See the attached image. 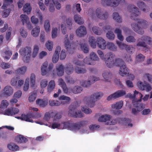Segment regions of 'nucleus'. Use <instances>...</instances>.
I'll return each instance as SVG.
<instances>
[{"label":"nucleus","instance_id":"1","mask_svg":"<svg viewBox=\"0 0 152 152\" xmlns=\"http://www.w3.org/2000/svg\"><path fill=\"white\" fill-rule=\"evenodd\" d=\"M128 9L131 12L130 18L134 20L137 23H132L131 26L132 28L136 32L140 34L144 33V31L142 28H146L147 26V21L143 20L138 19L137 17L140 14L139 9L134 5H129Z\"/></svg>","mask_w":152,"mask_h":152},{"label":"nucleus","instance_id":"2","mask_svg":"<svg viewBox=\"0 0 152 152\" xmlns=\"http://www.w3.org/2000/svg\"><path fill=\"white\" fill-rule=\"evenodd\" d=\"M103 96V94L101 92H96L91 95L90 97H86L84 99L86 104L89 107H93L95 105L96 100L99 99Z\"/></svg>","mask_w":152,"mask_h":152},{"label":"nucleus","instance_id":"3","mask_svg":"<svg viewBox=\"0 0 152 152\" xmlns=\"http://www.w3.org/2000/svg\"><path fill=\"white\" fill-rule=\"evenodd\" d=\"M87 123V122L86 121H81L77 124L70 123L68 122H64L63 123V128L72 130H78L81 127L85 126Z\"/></svg>","mask_w":152,"mask_h":152},{"label":"nucleus","instance_id":"4","mask_svg":"<svg viewBox=\"0 0 152 152\" xmlns=\"http://www.w3.org/2000/svg\"><path fill=\"white\" fill-rule=\"evenodd\" d=\"M31 50V48L28 46L22 48L20 50V53L23 57V60L24 62L26 63L29 62L30 58Z\"/></svg>","mask_w":152,"mask_h":152},{"label":"nucleus","instance_id":"5","mask_svg":"<svg viewBox=\"0 0 152 152\" xmlns=\"http://www.w3.org/2000/svg\"><path fill=\"white\" fill-rule=\"evenodd\" d=\"M114 55L111 52L107 53L105 55L104 58L106 66L108 68H111L114 66Z\"/></svg>","mask_w":152,"mask_h":152},{"label":"nucleus","instance_id":"6","mask_svg":"<svg viewBox=\"0 0 152 152\" xmlns=\"http://www.w3.org/2000/svg\"><path fill=\"white\" fill-rule=\"evenodd\" d=\"M69 110L68 115H69L74 118H81L83 116V114L80 110H77L75 106L70 107Z\"/></svg>","mask_w":152,"mask_h":152},{"label":"nucleus","instance_id":"7","mask_svg":"<svg viewBox=\"0 0 152 152\" xmlns=\"http://www.w3.org/2000/svg\"><path fill=\"white\" fill-rule=\"evenodd\" d=\"M142 41L139 42L136 45L137 46H141L145 48H147V44H150L151 43V41L150 37L147 36H143L140 39H139Z\"/></svg>","mask_w":152,"mask_h":152},{"label":"nucleus","instance_id":"8","mask_svg":"<svg viewBox=\"0 0 152 152\" xmlns=\"http://www.w3.org/2000/svg\"><path fill=\"white\" fill-rule=\"evenodd\" d=\"M89 79L87 81H81L80 83L81 85L83 87H88L95 82L99 80V77H96L95 76H90Z\"/></svg>","mask_w":152,"mask_h":152},{"label":"nucleus","instance_id":"9","mask_svg":"<svg viewBox=\"0 0 152 152\" xmlns=\"http://www.w3.org/2000/svg\"><path fill=\"white\" fill-rule=\"evenodd\" d=\"M126 94V92L125 91L123 90H119L111 94L107 98V99L110 101L112 99H115L123 96Z\"/></svg>","mask_w":152,"mask_h":152},{"label":"nucleus","instance_id":"10","mask_svg":"<svg viewBox=\"0 0 152 152\" xmlns=\"http://www.w3.org/2000/svg\"><path fill=\"white\" fill-rule=\"evenodd\" d=\"M48 65V63L47 61L44 62L41 67V73L42 75H46L47 72L51 71L53 69V65L52 64H50L47 70V66Z\"/></svg>","mask_w":152,"mask_h":152},{"label":"nucleus","instance_id":"11","mask_svg":"<svg viewBox=\"0 0 152 152\" xmlns=\"http://www.w3.org/2000/svg\"><path fill=\"white\" fill-rule=\"evenodd\" d=\"M96 14L97 17L100 19L106 20L108 17V14L107 12H103L99 8L96 9Z\"/></svg>","mask_w":152,"mask_h":152},{"label":"nucleus","instance_id":"12","mask_svg":"<svg viewBox=\"0 0 152 152\" xmlns=\"http://www.w3.org/2000/svg\"><path fill=\"white\" fill-rule=\"evenodd\" d=\"M137 85L139 88L142 90H145L148 92L151 91L152 89L150 84L146 83H143L141 81L138 82Z\"/></svg>","mask_w":152,"mask_h":152},{"label":"nucleus","instance_id":"13","mask_svg":"<svg viewBox=\"0 0 152 152\" xmlns=\"http://www.w3.org/2000/svg\"><path fill=\"white\" fill-rule=\"evenodd\" d=\"M33 115L32 113H28L26 115L22 114L21 117H16L15 118L18 119H20L23 121L30 122H33L32 118L33 117Z\"/></svg>","mask_w":152,"mask_h":152},{"label":"nucleus","instance_id":"14","mask_svg":"<svg viewBox=\"0 0 152 152\" xmlns=\"http://www.w3.org/2000/svg\"><path fill=\"white\" fill-rule=\"evenodd\" d=\"M19 111V110L16 108L11 107L5 110L4 114L8 116H12L18 114Z\"/></svg>","mask_w":152,"mask_h":152},{"label":"nucleus","instance_id":"15","mask_svg":"<svg viewBox=\"0 0 152 152\" xmlns=\"http://www.w3.org/2000/svg\"><path fill=\"white\" fill-rule=\"evenodd\" d=\"M20 17L23 25L26 23L27 24L28 28L29 29H31L32 27L30 24L29 19L28 16L26 15L22 14L20 15Z\"/></svg>","mask_w":152,"mask_h":152},{"label":"nucleus","instance_id":"16","mask_svg":"<svg viewBox=\"0 0 152 152\" xmlns=\"http://www.w3.org/2000/svg\"><path fill=\"white\" fill-rule=\"evenodd\" d=\"M48 99L46 98L43 99H37L36 101V104L40 107L44 108L48 104Z\"/></svg>","mask_w":152,"mask_h":152},{"label":"nucleus","instance_id":"17","mask_svg":"<svg viewBox=\"0 0 152 152\" xmlns=\"http://www.w3.org/2000/svg\"><path fill=\"white\" fill-rule=\"evenodd\" d=\"M96 42L99 48L103 50L105 49L106 47V42L103 38L101 37L97 38Z\"/></svg>","mask_w":152,"mask_h":152},{"label":"nucleus","instance_id":"18","mask_svg":"<svg viewBox=\"0 0 152 152\" xmlns=\"http://www.w3.org/2000/svg\"><path fill=\"white\" fill-rule=\"evenodd\" d=\"M76 32L77 35L80 37L86 35L87 33L86 28L83 26H80L76 30Z\"/></svg>","mask_w":152,"mask_h":152},{"label":"nucleus","instance_id":"19","mask_svg":"<svg viewBox=\"0 0 152 152\" xmlns=\"http://www.w3.org/2000/svg\"><path fill=\"white\" fill-rule=\"evenodd\" d=\"M119 73L122 76L129 73V69L126 66L125 64L120 66Z\"/></svg>","mask_w":152,"mask_h":152},{"label":"nucleus","instance_id":"20","mask_svg":"<svg viewBox=\"0 0 152 152\" xmlns=\"http://www.w3.org/2000/svg\"><path fill=\"white\" fill-rule=\"evenodd\" d=\"M57 74L59 76L63 75L64 73V67L62 64H57L56 66Z\"/></svg>","mask_w":152,"mask_h":152},{"label":"nucleus","instance_id":"21","mask_svg":"<svg viewBox=\"0 0 152 152\" xmlns=\"http://www.w3.org/2000/svg\"><path fill=\"white\" fill-rule=\"evenodd\" d=\"M4 94L6 96H9L11 95L13 93V89L10 86H7L3 89Z\"/></svg>","mask_w":152,"mask_h":152},{"label":"nucleus","instance_id":"22","mask_svg":"<svg viewBox=\"0 0 152 152\" xmlns=\"http://www.w3.org/2000/svg\"><path fill=\"white\" fill-rule=\"evenodd\" d=\"M125 3L124 0H112L110 1V4L108 6L116 7L118 6L119 4H123Z\"/></svg>","mask_w":152,"mask_h":152},{"label":"nucleus","instance_id":"23","mask_svg":"<svg viewBox=\"0 0 152 152\" xmlns=\"http://www.w3.org/2000/svg\"><path fill=\"white\" fill-rule=\"evenodd\" d=\"M58 84L62 88L63 91L65 93L68 92V89L66 87V84L62 78H60L58 81Z\"/></svg>","mask_w":152,"mask_h":152},{"label":"nucleus","instance_id":"24","mask_svg":"<svg viewBox=\"0 0 152 152\" xmlns=\"http://www.w3.org/2000/svg\"><path fill=\"white\" fill-rule=\"evenodd\" d=\"M64 45L66 48L67 51L69 53H71L70 50L72 49L71 48V45L68 38V35L67 34L65 35V38L64 40Z\"/></svg>","mask_w":152,"mask_h":152},{"label":"nucleus","instance_id":"25","mask_svg":"<svg viewBox=\"0 0 152 152\" xmlns=\"http://www.w3.org/2000/svg\"><path fill=\"white\" fill-rule=\"evenodd\" d=\"M16 141L18 143H25L28 140L22 135L17 136L15 138Z\"/></svg>","mask_w":152,"mask_h":152},{"label":"nucleus","instance_id":"26","mask_svg":"<svg viewBox=\"0 0 152 152\" xmlns=\"http://www.w3.org/2000/svg\"><path fill=\"white\" fill-rule=\"evenodd\" d=\"M111 117L112 116L110 115H103L99 118L98 121L99 122H106V121H110Z\"/></svg>","mask_w":152,"mask_h":152},{"label":"nucleus","instance_id":"27","mask_svg":"<svg viewBox=\"0 0 152 152\" xmlns=\"http://www.w3.org/2000/svg\"><path fill=\"white\" fill-rule=\"evenodd\" d=\"M64 69L65 72L68 75L72 73L73 71V66L70 63L67 64Z\"/></svg>","mask_w":152,"mask_h":152},{"label":"nucleus","instance_id":"28","mask_svg":"<svg viewBox=\"0 0 152 152\" xmlns=\"http://www.w3.org/2000/svg\"><path fill=\"white\" fill-rule=\"evenodd\" d=\"M23 10L24 12H26L28 14H29L31 10V7L29 3H26L24 6Z\"/></svg>","mask_w":152,"mask_h":152},{"label":"nucleus","instance_id":"29","mask_svg":"<svg viewBox=\"0 0 152 152\" xmlns=\"http://www.w3.org/2000/svg\"><path fill=\"white\" fill-rule=\"evenodd\" d=\"M123 105V102L120 101L116 102V103L114 104H113L112 105V107L113 109L119 110L121 109Z\"/></svg>","mask_w":152,"mask_h":152},{"label":"nucleus","instance_id":"30","mask_svg":"<svg viewBox=\"0 0 152 152\" xmlns=\"http://www.w3.org/2000/svg\"><path fill=\"white\" fill-rule=\"evenodd\" d=\"M74 19L75 22L79 24H82L84 23L83 18H81L80 15H76L74 16Z\"/></svg>","mask_w":152,"mask_h":152},{"label":"nucleus","instance_id":"31","mask_svg":"<svg viewBox=\"0 0 152 152\" xmlns=\"http://www.w3.org/2000/svg\"><path fill=\"white\" fill-rule=\"evenodd\" d=\"M137 6L144 12H145L146 9H147V7L143 1H139L137 3Z\"/></svg>","mask_w":152,"mask_h":152},{"label":"nucleus","instance_id":"32","mask_svg":"<svg viewBox=\"0 0 152 152\" xmlns=\"http://www.w3.org/2000/svg\"><path fill=\"white\" fill-rule=\"evenodd\" d=\"M59 99L61 100L64 101H62V104H64L68 103L71 100V99L69 97L63 95L59 97Z\"/></svg>","mask_w":152,"mask_h":152},{"label":"nucleus","instance_id":"33","mask_svg":"<svg viewBox=\"0 0 152 152\" xmlns=\"http://www.w3.org/2000/svg\"><path fill=\"white\" fill-rule=\"evenodd\" d=\"M40 27L39 26H37L31 31L32 35L34 37H36L39 35L40 32Z\"/></svg>","mask_w":152,"mask_h":152},{"label":"nucleus","instance_id":"34","mask_svg":"<svg viewBox=\"0 0 152 152\" xmlns=\"http://www.w3.org/2000/svg\"><path fill=\"white\" fill-rule=\"evenodd\" d=\"M104 78L107 81H110L112 77V74L109 72H104L102 74Z\"/></svg>","mask_w":152,"mask_h":152},{"label":"nucleus","instance_id":"35","mask_svg":"<svg viewBox=\"0 0 152 152\" xmlns=\"http://www.w3.org/2000/svg\"><path fill=\"white\" fill-rule=\"evenodd\" d=\"M89 42L91 46L93 48H95L96 45V42L93 36L89 37Z\"/></svg>","mask_w":152,"mask_h":152},{"label":"nucleus","instance_id":"36","mask_svg":"<svg viewBox=\"0 0 152 152\" xmlns=\"http://www.w3.org/2000/svg\"><path fill=\"white\" fill-rule=\"evenodd\" d=\"M115 32L117 34L118 38L120 41H123L124 38L121 34V31L118 28H116L115 31Z\"/></svg>","mask_w":152,"mask_h":152},{"label":"nucleus","instance_id":"37","mask_svg":"<svg viewBox=\"0 0 152 152\" xmlns=\"http://www.w3.org/2000/svg\"><path fill=\"white\" fill-rule=\"evenodd\" d=\"M55 86V82L54 80H51L49 83L48 87V92H50L52 91Z\"/></svg>","mask_w":152,"mask_h":152},{"label":"nucleus","instance_id":"38","mask_svg":"<svg viewBox=\"0 0 152 152\" xmlns=\"http://www.w3.org/2000/svg\"><path fill=\"white\" fill-rule=\"evenodd\" d=\"M107 48L112 51H115L117 50V47L114 44L111 42H107L106 44Z\"/></svg>","mask_w":152,"mask_h":152},{"label":"nucleus","instance_id":"39","mask_svg":"<svg viewBox=\"0 0 152 152\" xmlns=\"http://www.w3.org/2000/svg\"><path fill=\"white\" fill-rule=\"evenodd\" d=\"M53 112H46L45 114L44 119L47 121H49L51 118H53Z\"/></svg>","mask_w":152,"mask_h":152},{"label":"nucleus","instance_id":"40","mask_svg":"<svg viewBox=\"0 0 152 152\" xmlns=\"http://www.w3.org/2000/svg\"><path fill=\"white\" fill-rule=\"evenodd\" d=\"M35 75L34 74H32L30 77V83L31 86L32 88L34 89L35 86Z\"/></svg>","mask_w":152,"mask_h":152},{"label":"nucleus","instance_id":"41","mask_svg":"<svg viewBox=\"0 0 152 152\" xmlns=\"http://www.w3.org/2000/svg\"><path fill=\"white\" fill-rule=\"evenodd\" d=\"M115 63L114 66H121L125 64V63L120 58H117L115 60Z\"/></svg>","mask_w":152,"mask_h":152},{"label":"nucleus","instance_id":"42","mask_svg":"<svg viewBox=\"0 0 152 152\" xmlns=\"http://www.w3.org/2000/svg\"><path fill=\"white\" fill-rule=\"evenodd\" d=\"M7 147L9 149L12 151H15L19 149L18 146L13 144H9L7 145Z\"/></svg>","mask_w":152,"mask_h":152},{"label":"nucleus","instance_id":"43","mask_svg":"<svg viewBox=\"0 0 152 152\" xmlns=\"http://www.w3.org/2000/svg\"><path fill=\"white\" fill-rule=\"evenodd\" d=\"M13 8H12L10 6H8V7L6 8L3 11V16L4 17L6 18L8 16L10 13V11L11 10H13Z\"/></svg>","mask_w":152,"mask_h":152},{"label":"nucleus","instance_id":"44","mask_svg":"<svg viewBox=\"0 0 152 152\" xmlns=\"http://www.w3.org/2000/svg\"><path fill=\"white\" fill-rule=\"evenodd\" d=\"M53 117L54 118L53 122L56 121H59V119L61 117V115L60 113H58L55 111L53 112Z\"/></svg>","mask_w":152,"mask_h":152},{"label":"nucleus","instance_id":"45","mask_svg":"<svg viewBox=\"0 0 152 152\" xmlns=\"http://www.w3.org/2000/svg\"><path fill=\"white\" fill-rule=\"evenodd\" d=\"M37 94V91H33L31 93L28 98V100L30 102L34 101L36 98Z\"/></svg>","mask_w":152,"mask_h":152},{"label":"nucleus","instance_id":"46","mask_svg":"<svg viewBox=\"0 0 152 152\" xmlns=\"http://www.w3.org/2000/svg\"><path fill=\"white\" fill-rule=\"evenodd\" d=\"M49 105L52 106H58L62 103V101L57 100H50L49 102Z\"/></svg>","mask_w":152,"mask_h":152},{"label":"nucleus","instance_id":"47","mask_svg":"<svg viewBox=\"0 0 152 152\" xmlns=\"http://www.w3.org/2000/svg\"><path fill=\"white\" fill-rule=\"evenodd\" d=\"M113 18L117 22L121 23L122 22L121 17L118 12H115L113 13Z\"/></svg>","mask_w":152,"mask_h":152},{"label":"nucleus","instance_id":"48","mask_svg":"<svg viewBox=\"0 0 152 152\" xmlns=\"http://www.w3.org/2000/svg\"><path fill=\"white\" fill-rule=\"evenodd\" d=\"M134 107L136 108L137 110L138 111H140L143 109L144 108V106L142 103H140L138 102L134 104Z\"/></svg>","mask_w":152,"mask_h":152},{"label":"nucleus","instance_id":"49","mask_svg":"<svg viewBox=\"0 0 152 152\" xmlns=\"http://www.w3.org/2000/svg\"><path fill=\"white\" fill-rule=\"evenodd\" d=\"M7 139V133L2 129V127H0V138Z\"/></svg>","mask_w":152,"mask_h":152},{"label":"nucleus","instance_id":"50","mask_svg":"<svg viewBox=\"0 0 152 152\" xmlns=\"http://www.w3.org/2000/svg\"><path fill=\"white\" fill-rule=\"evenodd\" d=\"M83 90L82 87L77 86L74 87L72 89V92L73 93L77 94L80 93Z\"/></svg>","mask_w":152,"mask_h":152},{"label":"nucleus","instance_id":"51","mask_svg":"<svg viewBox=\"0 0 152 152\" xmlns=\"http://www.w3.org/2000/svg\"><path fill=\"white\" fill-rule=\"evenodd\" d=\"M92 30L95 34L98 35H100L102 33V29L97 26H94L92 28Z\"/></svg>","mask_w":152,"mask_h":152},{"label":"nucleus","instance_id":"52","mask_svg":"<svg viewBox=\"0 0 152 152\" xmlns=\"http://www.w3.org/2000/svg\"><path fill=\"white\" fill-rule=\"evenodd\" d=\"M81 49L85 53H87L89 52L88 46L86 44H80Z\"/></svg>","mask_w":152,"mask_h":152},{"label":"nucleus","instance_id":"53","mask_svg":"<svg viewBox=\"0 0 152 152\" xmlns=\"http://www.w3.org/2000/svg\"><path fill=\"white\" fill-rule=\"evenodd\" d=\"M44 27L45 30L47 32H49L50 30V25L48 20H46L44 23Z\"/></svg>","mask_w":152,"mask_h":152},{"label":"nucleus","instance_id":"54","mask_svg":"<svg viewBox=\"0 0 152 152\" xmlns=\"http://www.w3.org/2000/svg\"><path fill=\"white\" fill-rule=\"evenodd\" d=\"M138 94H139L140 95V97L141 98L143 96V95L141 93H139V92L136 90H135L134 91V94H131L130 93H128V95L129 96L130 98L132 99H134L135 98L136 95Z\"/></svg>","mask_w":152,"mask_h":152},{"label":"nucleus","instance_id":"55","mask_svg":"<svg viewBox=\"0 0 152 152\" xmlns=\"http://www.w3.org/2000/svg\"><path fill=\"white\" fill-rule=\"evenodd\" d=\"M90 58L91 60H92L93 62L94 61H98L99 60V58L96 54L94 52H92L90 54Z\"/></svg>","mask_w":152,"mask_h":152},{"label":"nucleus","instance_id":"56","mask_svg":"<svg viewBox=\"0 0 152 152\" xmlns=\"http://www.w3.org/2000/svg\"><path fill=\"white\" fill-rule=\"evenodd\" d=\"M126 50L128 53L132 54L135 50V48L132 46L127 45L126 47Z\"/></svg>","mask_w":152,"mask_h":152},{"label":"nucleus","instance_id":"57","mask_svg":"<svg viewBox=\"0 0 152 152\" xmlns=\"http://www.w3.org/2000/svg\"><path fill=\"white\" fill-rule=\"evenodd\" d=\"M27 69V67L26 66H23L16 70V72L18 74L22 75L23 74Z\"/></svg>","mask_w":152,"mask_h":152},{"label":"nucleus","instance_id":"58","mask_svg":"<svg viewBox=\"0 0 152 152\" xmlns=\"http://www.w3.org/2000/svg\"><path fill=\"white\" fill-rule=\"evenodd\" d=\"M106 37L109 39L113 40L115 37V35L113 32L108 31L106 34Z\"/></svg>","mask_w":152,"mask_h":152},{"label":"nucleus","instance_id":"59","mask_svg":"<svg viewBox=\"0 0 152 152\" xmlns=\"http://www.w3.org/2000/svg\"><path fill=\"white\" fill-rule=\"evenodd\" d=\"M75 70V72L78 74L84 73L86 72V70L84 69L80 68L77 66H76Z\"/></svg>","mask_w":152,"mask_h":152},{"label":"nucleus","instance_id":"60","mask_svg":"<svg viewBox=\"0 0 152 152\" xmlns=\"http://www.w3.org/2000/svg\"><path fill=\"white\" fill-rule=\"evenodd\" d=\"M45 46L49 50L51 51L53 48V42H52L48 41L46 43Z\"/></svg>","mask_w":152,"mask_h":152},{"label":"nucleus","instance_id":"61","mask_svg":"<svg viewBox=\"0 0 152 152\" xmlns=\"http://www.w3.org/2000/svg\"><path fill=\"white\" fill-rule=\"evenodd\" d=\"M84 62L86 64L88 65H94V63L92 62L90 58L88 57H86L83 60Z\"/></svg>","mask_w":152,"mask_h":152},{"label":"nucleus","instance_id":"62","mask_svg":"<svg viewBox=\"0 0 152 152\" xmlns=\"http://www.w3.org/2000/svg\"><path fill=\"white\" fill-rule=\"evenodd\" d=\"M39 50V47L37 45H35L34 46L33 51L32 53V56L33 57H35L37 54Z\"/></svg>","mask_w":152,"mask_h":152},{"label":"nucleus","instance_id":"63","mask_svg":"<svg viewBox=\"0 0 152 152\" xmlns=\"http://www.w3.org/2000/svg\"><path fill=\"white\" fill-rule=\"evenodd\" d=\"M126 40L128 42H134L136 40L134 37L132 36H128L126 38Z\"/></svg>","mask_w":152,"mask_h":152},{"label":"nucleus","instance_id":"64","mask_svg":"<svg viewBox=\"0 0 152 152\" xmlns=\"http://www.w3.org/2000/svg\"><path fill=\"white\" fill-rule=\"evenodd\" d=\"M29 79L27 78L26 79L25 83L23 87V90L25 91H27L29 87Z\"/></svg>","mask_w":152,"mask_h":152}]
</instances>
